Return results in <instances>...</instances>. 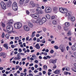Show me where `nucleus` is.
<instances>
[{"mask_svg":"<svg viewBox=\"0 0 76 76\" xmlns=\"http://www.w3.org/2000/svg\"><path fill=\"white\" fill-rule=\"evenodd\" d=\"M8 25L7 26L6 28L7 30L8 34H11L12 32V31H13V28L11 24Z\"/></svg>","mask_w":76,"mask_h":76,"instance_id":"1","label":"nucleus"},{"mask_svg":"<svg viewBox=\"0 0 76 76\" xmlns=\"http://www.w3.org/2000/svg\"><path fill=\"white\" fill-rule=\"evenodd\" d=\"M29 1V0H20L19 4L23 6H26V3H28Z\"/></svg>","mask_w":76,"mask_h":76,"instance_id":"2","label":"nucleus"},{"mask_svg":"<svg viewBox=\"0 0 76 76\" xmlns=\"http://www.w3.org/2000/svg\"><path fill=\"white\" fill-rule=\"evenodd\" d=\"M14 26L16 29H19L22 26V24L20 23H17L14 25Z\"/></svg>","mask_w":76,"mask_h":76,"instance_id":"3","label":"nucleus"},{"mask_svg":"<svg viewBox=\"0 0 76 76\" xmlns=\"http://www.w3.org/2000/svg\"><path fill=\"white\" fill-rule=\"evenodd\" d=\"M36 11L37 13L39 14L40 15L43 13V12L42 11V10L41 9V7L37 8L36 10Z\"/></svg>","mask_w":76,"mask_h":76,"instance_id":"4","label":"nucleus"},{"mask_svg":"<svg viewBox=\"0 0 76 76\" xmlns=\"http://www.w3.org/2000/svg\"><path fill=\"white\" fill-rule=\"evenodd\" d=\"M17 5V3L15 2H14L13 3L12 6V8L15 11H16L18 10Z\"/></svg>","mask_w":76,"mask_h":76,"instance_id":"5","label":"nucleus"},{"mask_svg":"<svg viewBox=\"0 0 76 76\" xmlns=\"http://www.w3.org/2000/svg\"><path fill=\"white\" fill-rule=\"evenodd\" d=\"M1 7H2V9H6V4H5L4 2H1Z\"/></svg>","mask_w":76,"mask_h":76,"instance_id":"6","label":"nucleus"},{"mask_svg":"<svg viewBox=\"0 0 76 76\" xmlns=\"http://www.w3.org/2000/svg\"><path fill=\"white\" fill-rule=\"evenodd\" d=\"M45 13H51V8L50 7H46L45 10Z\"/></svg>","mask_w":76,"mask_h":76,"instance_id":"7","label":"nucleus"},{"mask_svg":"<svg viewBox=\"0 0 76 76\" xmlns=\"http://www.w3.org/2000/svg\"><path fill=\"white\" fill-rule=\"evenodd\" d=\"M46 21V18L45 17H42L41 21L40 22V24H43L44 23H45V22Z\"/></svg>","mask_w":76,"mask_h":76,"instance_id":"8","label":"nucleus"},{"mask_svg":"<svg viewBox=\"0 0 76 76\" xmlns=\"http://www.w3.org/2000/svg\"><path fill=\"white\" fill-rule=\"evenodd\" d=\"M30 16L32 18H35V19L38 18H39V15L37 14H31Z\"/></svg>","mask_w":76,"mask_h":76,"instance_id":"9","label":"nucleus"},{"mask_svg":"<svg viewBox=\"0 0 76 76\" xmlns=\"http://www.w3.org/2000/svg\"><path fill=\"white\" fill-rule=\"evenodd\" d=\"M23 28L24 30L26 31H29L30 30L29 27L25 25L24 26Z\"/></svg>","mask_w":76,"mask_h":76,"instance_id":"10","label":"nucleus"},{"mask_svg":"<svg viewBox=\"0 0 76 76\" xmlns=\"http://www.w3.org/2000/svg\"><path fill=\"white\" fill-rule=\"evenodd\" d=\"M68 20H70L71 19V21L72 22H74L75 20V18L74 17H71L70 16H69L68 18Z\"/></svg>","mask_w":76,"mask_h":76,"instance_id":"11","label":"nucleus"},{"mask_svg":"<svg viewBox=\"0 0 76 76\" xmlns=\"http://www.w3.org/2000/svg\"><path fill=\"white\" fill-rule=\"evenodd\" d=\"M21 57L19 55L18 53L17 55V56L15 57L14 58V59H15V60H20V59L21 58Z\"/></svg>","mask_w":76,"mask_h":76,"instance_id":"12","label":"nucleus"},{"mask_svg":"<svg viewBox=\"0 0 76 76\" xmlns=\"http://www.w3.org/2000/svg\"><path fill=\"white\" fill-rule=\"evenodd\" d=\"M56 61L57 60L56 59H50V63H52V64H55V63H56Z\"/></svg>","mask_w":76,"mask_h":76,"instance_id":"13","label":"nucleus"},{"mask_svg":"<svg viewBox=\"0 0 76 76\" xmlns=\"http://www.w3.org/2000/svg\"><path fill=\"white\" fill-rule=\"evenodd\" d=\"M7 6L8 7H10V6H12V2L10 1H9L7 3Z\"/></svg>","mask_w":76,"mask_h":76,"instance_id":"14","label":"nucleus"},{"mask_svg":"<svg viewBox=\"0 0 76 76\" xmlns=\"http://www.w3.org/2000/svg\"><path fill=\"white\" fill-rule=\"evenodd\" d=\"M28 25L30 28H32V27H33V24L31 23L30 21L28 22Z\"/></svg>","mask_w":76,"mask_h":76,"instance_id":"15","label":"nucleus"},{"mask_svg":"<svg viewBox=\"0 0 76 76\" xmlns=\"http://www.w3.org/2000/svg\"><path fill=\"white\" fill-rule=\"evenodd\" d=\"M40 20L39 19H36V23H37L39 25H42V24H40V22H41V21H40Z\"/></svg>","mask_w":76,"mask_h":76,"instance_id":"16","label":"nucleus"},{"mask_svg":"<svg viewBox=\"0 0 76 76\" xmlns=\"http://www.w3.org/2000/svg\"><path fill=\"white\" fill-rule=\"evenodd\" d=\"M60 70H56L54 72V73H55V74H56V75H57V74H58V73H60L61 72Z\"/></svg>","mask_w":76,"mask_h":76,"instance_id":"17","label":"nucleus"},{"mask_svg":"<svg viewBox=\"0 0 76 76\" xmlns=\"http://www.w3.org/2000/svg\"><path fill=\"white\" fill-rule=\"evenodd\" d=\"M3 46L5 48H6V50H8V49H9V48H8L9 47L8 46V44L5 43L4 44Z\"/></svg>","mask_w":76,"mask_h":76,"instance_id":"18","label":"nucleus"},{"mask_svg":"<svg viewBox=\"0 0 76 76\" xmlns=\"http://www.w3.org/2000/svg\"><path fill=\"white\" fill-rule=\"evenodd\" d=\"M64 8H59V11L61 13H64Z\"/></svg>","mask_w":76,"mask_h":76,"instance_id":"19","label":"nucleus"},{"mask_svg":"<svg viewBox=\"0 0 76 76\" xmlns=\"http://www.w3.org/2000/svg\"><path fill=\"white\" fill-rule=\"evenodd\" d=\"M66 16H70V15H71V12L70 11H67L66 13Z\"/></svg>","mask_w":76,"mask_h":76,"instance_id":"20","label":"nucleus"},{"mask_svg":"<svg viewBox=\"0 0 76 76\" xmlns=\"http://www.w3.org/2000/svg\"><path fill=\"white\" fill-rule=\"evenodd\" d=\"M36 20H37V19L34 18H33L31 20V21L34 23H36Z\"/></svg>","mask_w":76,"mask_h":76,"instance_id":"21","label":"nucleus"},{"mask_svg":"<svg viewBox=\"0 0 76 76\" xmlns=\"http://www.w3.org/2000/svg\"><path fill=\"white\" fill-rule=\"evenodd\" d=\"M65 25L66 27H69L70 26V23L69 22H66L65 23Z\"/></svg>","mask_w":76,"mask_h":76,"instance_id":"22","label":"nucleus"},{"mask_svg":"<svg viewBox=\"0 0 76 76\" xmlns=\"http://www.w3.org/2000/svg\"><path fill=\"white\" fill-rule=\"evenodd\" d=\"M35 47L37 49H39L40 48V46H39V44H37L35 46Z\"/></svg>","mask_w":76,"mask_h":76,"instance_id":"23","label":"nucleus"},{"mask_svg":"<svg viewBox=\"0 0 76 76\" xmlns=\"http://www.w3.org/2000/svg\"><path fill=\"white\" fill-rule=\"evenodd\" d=\"M13 22V20H10L9 21V22L7 23V25H11Z\"/></svg>","mask_w":76,"mask_h":76,"instance_id":"24","label":"nucleus"},{"mask_svg":"<svg viewBox=\"0 0 76 76\" xmlns=\"http://www.w3.org/2000/svg\"><path fill=\"white\" fill-rule=\"evenodd\" d=\"M72 35V32L70 31H69L68 32L67 35V36H70Z\"/></svg>","mask_w":76,"mask_h":76,"instance_id":"25","label":"nucleus"},{"mask_svg":"<svg viewBox=\"0 0 76 76\" xmlns=\"http://www.w3.org/2000/svg\"><path fill=\"white\" fill-rule=\"evenodd\" d=\"M32 57H33V58H34V59L35 60H37V56H36V55H35V54L33 55Z\"/></svg>","mask_w":76,"mask_h":76,"instance_id":"26","label":"nucleus"},{"mask_svg":"<svg viewBox=\"0 0 76 76\" xmlns=\"http://www.w3.org/2000/svg\"><path fill=\"white\" fill-rule=\"evenodd\" d=\"M68 11V10L66 8H64V12H63V13H66L67 11Z\"/></svg>","mask_w":76,"mask_h":76,"instance_id":"27","label":"nucleus"},{"mask_svg":"<svg viewBox=\"0 0 76 76\" xmlns=\"http://www.w3.org/2000/svg\"><path fill=\"white\" fill-rule=\"evenodd\" d=\"M46 17L47 19H50V18H51V16L49 15H46Z\"/></svg>","mask_w":76,"mask_h":76,"instance_id":"28","label":"nucleus"},{"mask_svg":"<svg viewBox=\"0 0 76 76\" xmlns=\"http://www.w3.org/2000/svg\"><path fill=\"white\" fill-rule=\"evenodd\" d=\"M40 42H42L43 44H45V39H44L43 40H40Z\"/></svg>","mask_w":76,"mask_h":76,"instance_id":"29","label":"nucleus"},{"mask_svg":"<svg viewBox=\"0 0 76 76\" xmlns=\"http://www.w3.org/2000/svg\"><path fill=\"white\" fill-rule=\"evenodd\" d=\"M35 31H34L33 32H32V34L31 36V38H33L34 37V36H35Z\"/></svg>","mask_w":76,"mask_h":76,"instance_id":"30","label":"nucleus"},{"mask_svg":"<svg viewBox=\"0 0 76 76\" xmlns=\"http://www.w3.org/2000/svg\"><path fill=\"white\" fill-rule=\"evenodd\" d=\"M5 55V53L4 52H1L0 53V56H4Z\"/></svg>","mask_w":76,"mask_h":76,"instance_id":"31","label":"nucleus"},{"mask_svg":"<svg viewBox=\"0 0 76 76\" xmlns=\"http://www.w3.org/2000/svg\"><path fill=\"white\" fill-rule=\"evenodd\" d=\"M1 25L3 27V28H4L5 27V24L4 23H3L2 22H1Z\"/></svg>","mask_w":76,"mask_h":76,"instance_id":"32","label":"nucleus"},{"mask_svg":"<svg viewBox=\"0 0 76 76\" xmlns=\"http://www.w3.org/2000/svg\"><path fill=\"white\" fill-rule=\"evenodd\" d=\"M9 36H10V35H9V34H7L5 35V37L6 38H7V39H9Z\"/></svg>","mask_w":76,"mask_h":76,"instance_id":"33","label":"nucleus"},{"mask_svg":"<svg viewBox=\"0 0 76 76\" xmlns=\"http://www.w3.org/2000/svg\"><path fill=\"white\" fill-rule=\"evenodd\" d=\"M60 49L62 52H63V51H64V50H65L66 48H65L64 47V48H61V49Z\"/></svg>","mask_w":76,"mask_h":76,"instance_id":"34","label":"nucleus"},{"mask_svg":"<svg viewBox=\"0 0 76 76\" xmlns=\"http://www.w3.org/2000/svg\"><path fill=\"white\" fill-rule=\"evenodd\" d=\"M76 47L75 46L72 47V50H73V51H75V50H76Z\"/></svg>","mask_w":76,"mask_h":76,"instance_id":"35","label":"nucleus"},{"mask_svg":"<svg viewBox=\"0 0 76 76\" xmlns=\"http://www.w3.org/2000/svg\"><path fill=\"white\" fill-rule=\"evenodd\" d=\"M43 69L45 70H47V66L45 65L43 66Z\"/></svg>","mask_w":76,"mask_h":76,"instance_id":"36","label":"nucleus"},{"mask_svg":"<svg viewBox=\"0 0 76 76\" xmlns=\"http://www.w3.org/2000/svg\"><path fill=\"white\" fill-rule=\"evenodd\" d=\"M53 23L54 25H56L57 24V21L56 20H53Z\"/></svg>","mask_w":76,"mask_h":76,"instance_id":"37","label":"nucleus"},{"mask_svg":"<svg viewBox=\"0 0 76 76\" xmlns=\"http://www.w3.org/2000/svg\"><path fill=\"white\" fill-rule=\"evenodd\" d=\"M53 11L56 13L57 11V8H54L53 9Z\"/></svg>","mask_w":76,"mask_h":76,"instance_id":"38","label":"nucleus"},{"mask_svg":"<svg viewBox=\"0 0 76 76\" xmlns=\"http://www.w3.org/2000/svg\"><path fill=\"white\" fill-rule=\"evenodd\" d=\"M32 7H31V8H33V7H35V6H36V4L35 3H34L32 4L31 5Z\"/></svg>","mask_w":76,"mask_h":76,"instance_id":"39","label":"nucleus"},{"mask_svg":"<svg viewBox=\"0 0 76 76\" xmlns=\"http://www.w3.org/2000/svg\"><path fill=\"white\" fill-rule=\"evenodd\" d=\"M19 54V55H22V56H23V55H25L24 53H18Z\"/></svg>","mask_w":76,"mask_h":76,"instance_id":"40","label":"nucleus"},{"mask_svg":"<svg viewBox=\"0 0 76 76\" xmlns=\"http://www.w3.org/2000/svg\"><path fill=\"white\" fill-rule=\"evenodd\" d=\"M54 48H55V49H56V50H58V47L57 45H55L54 46Z\"/></svg>","mask_w":76,"mask_h":76,"instance_id":"41","label":"nucleus"},{"mask_svg":"<svg viewBox=\"0 0 76 76\" xmlns=\"http://www.w3.org/2000/svg\"><path fill=\"white\" fill-rule=\"evenodd\" d=\"M23 51H24V53H26V48H23Z\"/></svg>","mask_w":76,"mask_h":76,"instance_id":"42","label":"nucleus"},{"mask_svg":"<svg viewBox=\"0 0 76 76\" xmlns=\"http://www.w3.org/2000/svg\"><path fill=\"white\" fill-rule=\"evenodd\" d=\"M64 47V46H63V45H61L60 46V47L59 48H60V49H61V48H63Z\"/></svg>","mask_w":76,"mask_h":76,"instance_id":"43","label":"nucleus"},{"mask_svg":"<svg viewBox=\"0 0 76 76\" xmlns=\"http://www.w3.org/2000/svg\"><path fill=\"white\" fill-rule=\"evenodd\" d=\"M55 19V16H52L51 17V19L52 20H53V19Z\"/></svg>","mask_w":76,"mask_h":76,"instance_id":"44","label":"nucleus"},{"mask_svg":"<svg viewBox=\"0 0 76 76\" xmlns=\"http://www.w3.org/2000/svg\"><path fill=\"white\" fill-rule=\"evenodd\" d=\"M19 39V37H16L15 38V40H16V41L17 40H18Z\"/></svg>","mask_w":76,"mask_h":76,"instance_id":"45","label":"nucleus"},{"mask_svg":"<svg viewBox=\"0 0 76 76\" xmlns=\"http://www.w3.org/2000/svg\"><path fill=\"white\" fill-rule=\"evenodd\" d=\"M67 27L65 26L64 28V30L65 31H67Z\"/></svg>","mask_w":76,"mask_h":76,"instance_id":"46","label":"nucleus"},{"mask_svg":"<svg viewBox=\"0 0 76 76\" xmlns=\"http://www.w3.org/2000/svg\"><path fill=\"white\" fill-rule=\"evenodd\" d=\"M37 42H40V39H39L37 38Z\"/></svg>","mask_w":76,"mask_h":76,"instance_id":"47","label":"nucleus"},{"mask_svg":"<svg viewBox=\"0 0 76 76\" xmlns=\"http://www.w3.org/2000/svg\"><path fill=\"white\" fill-rule=\"evenodd\" d=\"M66 71H69L70 70V69H69V68L68 67H67L66 69Z\"/></svg>","mask_w":76,"mask_h":76,"instance_id":"48","label":"nucleus"},{"mask_svg":"<svg viewBox=\"0 0 76 76\" xmlns=\"http://www.w3.org/2000/svg\"><path fill=\"white\" fill-rule=\"evenodd\" d=\"M73 3L75 5L76 4V0H74L73 1Z\"/></svg>","mask_w":76,"mask_h":76,"instance_id":"49","label":"nucleus"},{"mask_svg":"<svg viewBox=\"0 0 76 76\" xmlns=\"http://www.w3.org/2000/svg\"><path fill=\"white\" fill-rule=\"evenodd\" d=\"M4 32H3L2 33V38H3L4 37Z\"/></svg>","mask_w":76,"mask_h":76,"instance_id":"50","label":"nucleus"},{"mask_svg":"<svg viewBox=\"0 0 76 76\" xmlns=\"http://www.w3.org/2000/svg\"><path fill=\"white\" fill-rule=\"evenodd\" d=\"M18 51L20 53L22 52V49L21 48L19 49H18Z\"/></svg>","mask_w":76,"mask_h":76,"instance_id":"51","label":"nucleus"},{"mask_svg":"<svg viewBox=\"0 0 76 76\" xmlns=\"http://www.w3.org/2000/svg\"><path fill=\"white\" fill-rule=\"evenodd\" d=\"M50 53L51 54H53V53H54V50H51L50 51Z\"/></svg>","mask_w":76,"mask_h":76,"instance_id":"52","label":"nucleus"},{"mask_svg":"<svg viewBox=\"0 0 76 76\" xmlns=\"http://www.w3.org/2000/svg\"><path fill=\"white\" fill-rule=\"evenodd\" d=\"M56 67H57L56 65L55 64H54V66L53 67V69H56Z\"/></svg>","mask_w":76,"mask_h":76,"instance_id":"53","label":"nucleus"},{"mask_svg":"<svg viewBox=\"0 0 76 76\" xmlns=\"http://www.w3.org/2000/svg\"><path fill=\"white\" fill-rule=\"evenodd\" d=\"M57 27L58 29H61V26L59 25H58V26Z\"/></svg>","mask_w":76,"mask_h":76,"instance_id":"54","label":"nucleus"},{"mask_svg":"<svg viewBox=\"0 0 76 76\" xmlns=\"http://www.w3.org/2000/svg\"><path fill=\"white\" fill-rule=\"evenodd\" d=\"M68 73H69V72H65L64 73V75H68Z\"/></svg>","mask_w":76,"mask_h":76,"instance_id":"55","label":"nucleus"},{"mask_svg":"<svg viewBox=\"0 0 76 76\" xmlns=\"http://www.w3.org/2000/svg\"><path fill=\"white\" fill-rule=\"evenodd\" d=\"M19 67V66H16V67L15 68L16 70H17V69H18Z\"/></svg>","mask_w":76,"mask_h":76,"instance_id":"56","label":"nucleus"},{"mask_svg":"<svg viewBox=\"0 0 76 76\" xmlns=\"http://www.w3.org/2000/svg\"><path fill=\"white\" fill-rule=\"evenodd\" d=\"M34 4V1H31L30 4L31 5H32V4Z\"/></svg>","mask_w":76,"mask_h":76,"instance_id":"57","label":"nucleus"},{"mask_svg":"<svg viewBox=\"0 0 76 76\" xmlns=\"http://www.w3.org/2000/svg\"><path fill=\"white\" fill-rule=\"evenodd\" d=\"M38 71L37 70V69H35V70L34 71V73H38Z\"/></svg>","mask_w":76,"mask_h":76,"instance_id":"58","label":"nucleus"},{"mask_svg":"<svg viewBox=\"0 0 76 76\" xmlns=\"http://www.w3.org/2000/svg\"><path fill=\"white\" fill-rule=\"evenodd\" d=\"M71 38H72V37H69L68 38V39H69V41H71Z\"/></svg>","mask_w":76,"mask_h":76,"instance_id":"59","label":"nucleus"},{"mask_svg":"<svg viewBox=\"0 0 76 76\" xmlns=\"http://www.w3.org/2000/svg\"><path fill=\"white\" fill-rule=\"evenodd\" d=\"M38 65L37 64H35V65L34 66V67L35 68H36V69L38 68Z\"/></svg>","mask_w":76,"mask_h":76,"instance_id":"60","label":"nucleus"},{"mask_svg":"<svg viewBox=\"0 0 76 76\" xmlns=\"http://www.w3.org/2000/svg\"><path fill=\"white\" fill-rule=\"evenodd\" d=\"M29 37H26V41H28V40L29 39Z\"/></svg>","mask_w":76,"mask_h":76,"instance_id":"61","label":"nucleus"},{"mask_svg":"<svg viewBox=\"0 0 76 76\" xmlns=\"http://www.w3.org/2000/svg\"><path fill=\"white\" fill-rule=\"evenodd\" d=\"M11 48H13L15 47V45H11Z\"/></svg>","mask_w":76,"mask_h":76,"instance_id":"62","label":"nucleus"},{"mask_svg":"<svg viewBox=\"0 0 76 76\" xmlns=\"http://www.w3.org/2000/svg\"><path fill=\"white\" fill-rule=\"evenodd\" d=\"M10 44H13V41H11L10 43H9Z\"/></svg>","mask_w":76,"mask_h":76,"instance_id":"63","label":"nucleus"},{"mask_svg":"<svg viewBox=\"0 0 76 76\" xmlns=\"http://www.w3.org/2000/svg\"><path fill=\"white\" fill-rule=\"evenodd\" d=\"M29 76H33V74L32 73H29Z\"/></svg>","mask_w":76,"mask_h":76,"instance_id":"64","label":"nucleus"}]
</instances>
